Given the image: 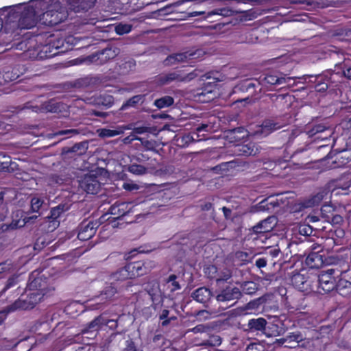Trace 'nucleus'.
Wrapping results in <instances>:
<instances>
[{"label":"nucleus","instance_id":"obj_22","mask_svg":"<svg viewBox=\"0 0 351 351\" xmlns=\"http://www.w3.org/2000/svg\"><path fill=\"white\" fill-rule=\"evenodd\" d=\"M88 149V142L83 141L75 143L71 147H64L61 149V156L63 158H66V156L69 154H74V156H81L86 153Z\"/></svg>","mask_w":351,"mask_h":351},{"label":"nucleus","instance_id":"obj_9","mask_svg":"<svg viewBox=\"0 0 351 351\" xmlns=\"http://www.w3.org/2000/svg\"><path fill=\"white\" fill-rule=\"evenodd\" d=\"M110 322H113L114 326H117V322H114L112 319H109L104 317L102 315H100L84 326L81 330V333L82 335L90 334V336L87 337L88 339H93L96 336L97 332L100 330L102 326H107Z\"/></svg>","mask_w":351,"mask_h":351},{"label":"nucleus","instance_id":"obj_33","mask_svg":"<svg viewBox=\"0 0 351 351\" xmlns=\"http://www.w3.org/2000/svg\"><path fill=\"white\" fill-rule=\"evenodd\" d=\"M228 137L234 142H239L247 136V130L244 127H238L228 130Z\"/></svg>","mask_w":351,"mask_h":351},{"label":"nucleus","instance_id":"obj_56","mask_svg":"<svg viewBox=\"0 0 351 351\" xmlns=\"http://www.w3.org/2000/svg\"><path fill=\"white\" fill-rule=\"evenodd\" d=\"M138 141H141V145L147 149L152 151L155 153H158V151L156 149L157 143L156 141H149L145 138L139 137Z\"/></svg>","mask_w":351,"mask_h":351},{"label":"nucleus","instance_id":"obj_27","mask_svg":"<svg viewBox=\"0 0 351 351\" xmlns=\"http://www.w3.org/2000/svg\"><path fill=\"white\" fill-rule=\"evenodd\" d=\"M221 74L218 72H210L207 73L202 76V80H208L209 81L206 84L204 90L208 93L213 91L212 88L217 85V83L221 82L222 80L220 78Z\"/></svg>","mask_w":351,"mask_h":351},{"label":"nucleus","instance_id":"obj_34","mask_svg":"<svg viewBox=\"0 0 351 351\" xmlns=\"http://www.w3.org/2000/svg\"><path fill=\"white\" fill-rule=\"evenodd\" d=\"M336 291L343 297H347L351 294V282L348 280L340 278L337 281L335 288Z\"/></svg>","mask_w":351,"mask_h":351},{"label":"nucleus","instance_id":"obj_13","mask_svg":"<svg viewBox=\"0 0 351 351\" xmlns=\"http://www.w3.org/2000/svg\"><path fill=\"white\" fill-rule=\"evenodd\" d=\"M197 76L194 72L182 75L179 71L161 74L157 76L156 82L160 86L169 84L173 82H189Z\"/></svg>","mask_w":351,"mask_h":351},{"label":"nucleus","instance_id":"obj_35","mask_svg":"<svg viewBox=\"0 0 351 351\" xmlns=\"http://www.w3.org/2000/svg\"><path fill=\"white\" fill-rule=\"evenodd\" d=\"M191 56L192 54H188L187 52L171 54L164 60V64L165 66H171L177 62H184Z\"/></svg>","mask_w":351,"mask_h":351},{"label":"nucleus","instance_id":"obj_28","mask_svg":"<svg viewBox=\"0 0 351 351\" xmlns=\"http://www.w3.org/2000/svg\"><path fill=\"white\" fill-rule=\"evenodd\" d=\"M266 325L267 321L263 317L251 319L248 321L246 330L251 332L259 331L265 332Z\"/></svg>","mask_w":351,"mask_h":351},{"label":"nucleus","instance_id":"obj_52","mask_svg":"<svg viewBox=\"0 0 351 351\" xmlns=\"http://www.w3.org/2000/svg\"><path fill=\"white\" fill-rule=\"evenodd\" d=\"M117 289L113 283L106 286L104 289L101 291V295L104 299L110 300L117 293Z\"/></svg>","mask_w":351,"mask_h":351},{"label":"nucleus","instance_id":"obj_42","mask_svg":"<svg viewBox=\"0 0 351 351\" xmlns=\"http://www.w3.org/2000/svg\"><path fill=\"white\" fill-rule=\"evenodd\" d=\"M111 278L116 281H123L127 279H132L126 265L112 274Z\"/></svg>","mask_w":351,"mask_h":351},{"label":"nucleus","instance_id":"obj_54","mask_svg":"<svg viewBox=\"0 0 351 351\" xmlns=\"http://www.w3.org/2000/svg\"><path fill=\"white\" fill-rule=\"evenodd\" d=\"M12 217V221L10 223H6V226H5V230L10 232L25 226V223L23 219H14V216Z\"/></svg>","mask_w":351,"mask_h":351},{"label":"nucleus","instance_id":"obj_37","mask_svg":"<svg viewBox=\"0 0 351 351\" xmlns=\"http://www.w3.org/2000/svg\"><path fill=\"white\" fill-rule=\"evenodd\" d=\"M331 131L332 129L329 126H326L324 124L319 123L313 125L312 128L308 131L307 133L309 136H313L317 134L326 132V134L325 136L318 137L325 138H327V136H330Z\"/></svg>","mask_w":351,"mask_h":351},{"label":"nucleus","instance_id":"obj_18","mask_svg":"<svg viewBox=\"0 0 351 351\" xmlns=\"http://www.w3.org/2000/svg\"><path fill=\"white\" fill-rule=\"evenodd\" d=\"M287 342H293L295 345H285V348H296L298 347L306 348L310 346L311 340L304 337L300 331L289 332L286 336Z\"/></svg>","mask_w":351,"mask_h":351},{"label":"nucleus","instance_id":"obj_25","mask_svg":"<svg viewBox=\"0 0 351 351\" xmlns=\"http://www.w3.org/2000/svg\"><path fill=\"white\" fill-rule=\"evenodd\" d=\"M348 150L342 149L337 152V149H332L327 155V158H332L335 157V160L332 161V164L335 165L334 168L343 166L349 161V157L347 156Z\"/></svg>","mask_w":351,"mask_h":351},{"label":"nucleus","instance_id":"obj_51","mask_svg":"<svg viewBox=\"0 0 351 351\" xmlns=\"http://www.w3.org/2000/svg\"><path fill=\"white\" fill-rule=\"evenodd\" d=\"M51 243H32V244L27 245L25 247V248L26 249H29V248L33 249L34 253L32 254V256L38 254L42 250L45 251V254H48V252H47L48 249L46 250L45 247Z\"/></svg>","mask_w":351,"mask_h":351},{"label":"nucleus","instance_id":"obj_15","mask_svg":"<svg viewBox=\"0 0 351 351\" xmlns=\"http://www.w3.org/2000/svg\"><path fill=\"white\" fill-rule=\"evenodd\" d=\"M97 222L93 220L83 221L78 227L77 237L80 241H87L96 233Z\"/></svg>","mask_w":351,"mask_h":351},{"label":"nucleus","instance_id":"obj_4","mask_svg":"<svg viewBox=\"0 0 351 351\" xmlns=\"http://www.w3.org/2000/svg\"><path fill=\"white\" fill-rule=\"evenodd\" d=\"M261 90V83L257 80L245 79L239 82L232 89L230 95H237L234 104L244 103V106L251 102V97L255 96Z\"/></svg>","mask_w":351,"mask_h":351},{"label":"nucleus","instance_id":"obj_53","mask_svg":"<svg viewBox=\"0 0 351 351\" xmlns=\"http://www.w3.org/2000/svg\"><path fill=\"white\" fill-rule=\"evenodd\" d=\"M221 338L217 335H210L208 339L204 340L202 345L206 346L215 347L221 345Z\"/></svg>","mask_w":351,"mask_h":351},{"label":"nucleus","instance_id":"obj_2","mask_svg":"<svg viewBox=\"0 0 351 351\" xmlns=\"http://www.w3.org/2000/svg\"><path fill=\"white\" fill-rule=\"evenodd\" d=\"M342 273L338 268H330L321 271L318 275L315 274L316 282L313 293L324 295L333 291L337 285V278Z\"/></svg>","mask_w":351,"mask_h":351},{"label":"nucleus","instance_id":"obj_50","mask_svg":"<svg viewBox=\"0 0 351 351\" xmlns=\"http://www.w3.org/2000/svg\"><path fill=\"white\" fill-rule=\"evenodd\" d=\"M19 282V276L12 275L6 281L4 287L0 291V295H3L8 290L16 287Z\"/></svg>","mask_w":351,"mask_h":351},{"label":"nucleus","instance_id":"obj_60","mask_svg":"<svg viewBox=\"0 0 351 351\" xmlns=\"http://www.w3.org/2000/svg\"><path fill=\"white\" fill-rule=\"evenodd\" d=\"M312 232L313 229L311 226H302L299 228V233L305 237L306 241H315L314 239L309 237Z\"/></svg>","mask_w":351,"mask_h":351},{"label":"nucleus","instance_id":"obj_41","mask_svg":"<svg viewBox=\"0 0 351 351\" xmlns=\"http://www.w3.org/2000/svg\"><path fill=\"white\" fill-rule=\"evenodd\" d=\"M31 210L32 212L38 213L42 208L47 209V204L45 202V200L38 196H34L31 199Z\"/></svg>","mask_w":351,"mask_h":351},{"label":"nucleus","instance_id":"obj_23","mask_svg":"<svg viewBox=\"0 0 351 351\" xmlns=\"http://www.w3.org/2000/svg\"><path fill=\"white\" fill-rule=\"evenodd\" d=\"M285 332L284 324L279 319H276L272 322H267L264 333L267 337H276L284 334Z\"/></svg>","mask_w":351,"mask_h":351},{"label":"nucleus","instance_id":"obj_63","mask_svg":"<svg viewBox=\"0 0 351 351\" xmlns=\"http://www.w3.org/2000/svg\"><path fill=\"white\" fill-rule=\"evenodd\" d=\"M246 351H264V346L259 342H252L247 346Z\"/></svg>","mask_w":351,"mask_h":351},{"label":"nucleus","instance_id":"obj_40","mask_svg":"<svg viewBox=\"0 0 351 351\" xmlns=\"http://www.w3.org/2000/svg\"><path fill=\"white\" fill-rule=\"evenodd\" d=\"M94 102L97 106L109 108L114 104V97L108 94L100 95L95 98Z\"/></svg>","mask_w":351,"mask_h":351},{"label":"nucleus","instance_id":"obj_39","mask_svg":"<svg viewBox=\"0 0 351 351\" xmlns=\"http://www.w3.org/2000/svg\"><path fill=\"white\" fill-rule=\"evenodd\" d=\"M62 104L57 102L54 99H51L45 101L42 104V109L50 112H58L61 111Z\"/></svg>","mask_w":351,"mask_h":351},{"label":"nucleus","instance_id":"obj_12","mask_svg":"<svg viewBox=\"0 0 351 351\" xmlns=\"http://www.w3.org/2000/svg\"><path fill=\"white\" fill-rule=\"evenodd\" d=\"M206 276L211 280H215L217 283L226 282L232 276L230 269L223 267L219 269L215 265H208L204 269Z\"/></svg>","mask_w":351,"mask_h":351},{"label":"nucleus","instance_id":"obj_59","mask_svg":"<svg viewBox=\"0 0 351 351\" xmlns=\"http://www.w3.org/2000/svg\"><path fill=\"white\" fill-rule=\"evenodd\" d=\"M351 34V30L342 27L337 28L332 32V36L337 37L339 39H343L346 36Z\"/></svg>","mask_w":351,"mask_h":351},{"label":"nucleus","instance_id":"obj_10","mask_svg":"<svg viewBox=\"0 0 351 351\" xmlns=\"http://www.w3.org/2000/svg\"><path fill=\"white\" fill-rule=\"evenodd\" d=\"M47 281L48 278L41 274V271L36 269L29 274L27 287L29 291H38L40 293H45L46 295L48 289Z\"/></svg>","mask_w":351,"mask_h":351},{"label":"nucleus","instance_id":"obj_36","mask_svg":"<svg viewBox=\"0 0 351 351\" xmlns=\"http://www.w3.org/2000/svg\"><path fill=\"white\" fill-rule=\"evenodd\" d=\"M293 80L291 77H285V76H278L276 74H266L262 81L266 84L275 85V84H282L283 82Z\"/></svg>","mask_w":351,"mask_h":351},{"label":"nucleus","instance_id":"obj_49","mask_svg":"<svg viewBox=\"0 0 351 351\" xmlns=\"http://www.w3.org/2000/svg\"><path fill=\"white\" fill-rule=\"evenodd\" d=\"M62 214L57 208L53 207L51 208L50 215H48L46 218H47L50 222L53 223V227L56 228L60 225L59 219L62 216Z\"/></svg>","mask_w":351,"mask_h":351},{"label":"nucleus","instance_id":"obj_29","mask_svg":"<svg viewBox=\"0 0 351 351\" xmlns=\"http://www.w3.org/2000/svg\"><path fill=\"white\" fill-rule=\"evenodd\" d=\"M162 306L158 308L156 311V317H158L160 321V326L162 327H167L171 321L176 320L177 317L173 315H170V311L168 308L161 309Z\"/></svg>","mask_w":351,"mask_h":351},{"label":"nucleus","instance_id":"obj_8","mask_svg":"<svg viewBox=\"0 0 351 351\" xmlns=\"http://www.w3.org/2000/svg\"><path fill=\"white\" fill-rule=\"evenodd\" d=\"M155 267L156 263L151 260L137 261L126 264L132 279L146 275Z\"/></svg>","mask_w":351,"mask_h":351},{"label":"nucleus","instance_id":"obj_48","mask_svg":"<svg viewBox=\"0 0 351 351\" xmlns=\"http://www.w3.org/2000/svg\"><path fill=\"white\" fill-rule=\"evenodd\" d=\"M173 103L174 99L172 97L168 95L164 96L154 101V105L158 109L171 106L173 104Z\"/></svg>","mask_w":351,"mask_h":351},{"label":"nucleus","instance_id":"obj_14","mask_svg":"<svg viewBox=\"0 0 351 351\" xmlns=\"http://www.w3.org/2000/svg\"><path fill=\"white\" fill-rule=\"evenodd\" d=\"M79 187L89 194H97L101 188L95 174H86L78 181Z\"/></svg>","mask_w":351,"mask_h":351},{"label":"nucleus","instance_id":"obj_6","mask_svg":"<svg viewBox=\"0 0 351 351\" xmlns=\"http://www.w3.org/2000/svg\"><path fill=\"white\" fill-rule=\"evenodd\" d=\"M315 275L308 274L306 269L300 271H293L290 277L292 285L298 291L303 292L304 295L313 293V287H315Z\"/></svg>","mask_w":351,"mask_h":351},{"label":"nucleus","instance_id":"obj_21","mask_svg":"<svg viewBox=\"0 0 351 351\" xmlns=\"http://www.w3.org/2000/svg\"><path fill=\"white\" fill-rule=\"evenodd\" d=\"M234 12L230 9H228V8H217L215 10H213L210 12H208V13H206L205 12H192L187 13L188 17H195L197 16H203V18L204 19H208L209 18H211L213 16H232L234 14Z\"/></svg>","mask_w":351,"mask_h":351},{"label":"nucleus","instance_id":"obj_44","mask_svg":"<svg viewBox=\"0 0 351 351\" xmlns=\"http://www.w3.org/2000/svg\"><path fill=\"white\" fill-rule=\"evenodd\" d=\"M93 84V79L91 77H86L84 78H80L73 82L68 84V87L71 88H86Z\"/></svg>","mask_w":351,"mask_h":351},{"label":"nucleus","instance_id":"obj_64","mask_svg":"<svg viewBox=\"0 0 351 351\" xmlns=\"http://www.w3.org/2000/svg\"><path fill=\"white\" fill-rule=\"evenodd\" d=\"M123 351H143L136 347L135 343L132 339H128L125 341V347Z\"/></svg>","mask_w":351,"mask_h":351},{"label":"nucleus","instance_id":"obj_31","mask_svg":"<svg viewBox=\"0 0 351 351\" xmlns=\"http://www.w3.org/2000/svg\"><path fill=\"white\" fill-rule=\"evenodd\" d=\"M163 286L165 291L168 292L169 294L181 289L180 282L178 280V276L176 274H171L168 278L165 279Z\"/></svg>","mask_w":351,"mask_h":351},{"label":"nucleus","instance_id":"obj_45","mask_svg":"<svg viewBox=\"0 0 351 351\" xmlns=\"http://www.w3.org/2000/svg\"><path fill=\"white\" fill-rule=\"evenodd\" d=\"M123 128H120L117 130H110V129H99L97 130L99 136L101 138H108V137H112L119 134H121L123 133Z\"/></svg>","mask_w":351,"mask_h":351},{"label":"nucleus","instance_id":"obj_38","mask_svg":"<svg viewBox=\"0 0 351 351\" xmlns=\"http://www.w3.org/2000/svg\"><path fill=\"white\" fill-rule=\"evenodd\" d=\"M250 259V254L245 252L237 251L232 256V261L234 265L241 266L247 263Z\"/></svg>","mask_w":351,"mask_h":351},{"label":"nucleus","instance_id":"obj_55","mask_svg":"<svg viewBox=\"0 0 351 351\" xmlns=\"http://www.w3.org/2000/svg\"><path fill=\"white\" fill-rule=\"evenodd\" d=\"M125 204L124 202L122 203H115L112 205L110 208V212L113 215H118V218L120 216H123L125 215V212L124 211L123 207H125Z\"/></svg>","mask_w":351,"mask_h":351},{"label":"nucleus","instance_id":"obj_57","mask_svg":"<svg viewBox=\"0 0 351 351\" xmlns=\"http://www.w3.org/2000/svg\"><path fill=\"white\" fill-rule=\"evenodd\" d=\"M128 171L135 175H143L147 173V169L141 165L132 164L128 167Z\"/></svg>","mask_w":351,"mask_h":351},{"label":"nucleus","instance_id":"obj_7","mask_svg":"<svg viewBox=\"0 0 351 351\" xmlns=\"http://www.w3.org/2000/svg\"><path fill=\"white\" fill-rule=\"evenodd\" d=\"M45 295V293H40L38 291H30V292L26 295L25 298H23V295H22L21 298L12 304V307L14 309H32L42 300Z\"/></svg>","mask_w":351,"mask_h":351},{"label":"nucleus","instance_id":"obj_16","mask_svg":"<svg viewBox=\"0 0 351 351\" xmlns=\"http://www.w3.org/2000/svg\"><path fill=\"white\" fill-rule=\"evenodd\" d=\"M145 290L152 301L151 306L155 311H157L158 308L163 305L164 300L159 284L157 282H148L146 285Z\"/></svg>","mask_w":351,"mask_h":351},{"label":"nucleus","instance_id":"obj_11","mask_svg":"<svg viewBox=\"0 0 351 351\" xmlns=\"http://www.w3.org/2000/svg\"><path fill=\"white\" fill-rule=\"evenodd\" d=\"M118 54V48L109 47L88 56L87 59L89 62L96 63L97 64H104L110 60L114 59Z\"/></svg>","mask_w":351,"mask_h":351},{"label":"nucleus","instance_id":"obj_62","mask_svg":"<svg viewBox=\"0 0 351 351\" xmlns=\"http://www.w3.org/2000/svg\"><path fill=\"white\" fill-rule=\"evenodd\" d=\"M131 30V25L119 23L115 27V32L119 35L128 33Z\"/></svg>","mask_w":351,"mask_h":351},{"label":"nucleus","instance_id":"obj_3","mask_svg":"<svg viewBox=\"0 0 351 351\" xmlns=\"http://www.w3.org/2000/svg\"><path fill=\"white\" fill-rule=\"evenodd\" d=\"M277 217L272 215L258 223L252 230H250V231H251L250 234L252 237L253 235L256 236L252 237V239L254 241L261 240V241H265L271 238L274 241H276L277 239H282L284 237L282 234L278 235L273 232V229L277 224ZM250 239H251V238L248 239V240Z\"/></svg>","mask_w":351,"mask_h":351},{"label":"nucleus","instance_id":"obj_5","mask_svg":"<svg viewBox=\"0 0 351 351\" xmlns=\"http://www.w3.org/2000/svg\"><path fill=\"white\" fill-rule=\"evenodd\" d=\"M44 0H31L29 5L24 8V10L20 14L16 12H12L10 17L14 19L19 17V22L20 25L23 28L29 29L36 25L39 14V9H42L41 3Z\"/></svg>","mask_w":351,"mask_h":351},{"label":"nucleus","instance_id":"obj_24","mask_svg":"<svg viewBox=\"0 0 351 351\" xmlns=\"http://www.w3.org/2000/svg\"><path fill=\"white\" fill-rule=\"evenodd\" d=\"M97 0H66L70 9L75 12H86L95 5Z\"/></svg>","mask_w":351,"mask_h":351},{"label":"nucleus","instance_id":"obj_1","mask_svg":"<svg viewBox=\"0 0 351 351\" xmlns=\"http://www.w3.org/2000/svg\"><path fill=\"white\" fill-rule=\"evenodd\" d=\"M350 186V182H342L341 180H332L327 186L319 189L315 193L308 197L300 199L293 206L295 212H301L306 208L318 206L322 201L328 195L332 188V192L336 189H348Z\"/></svg>","mask_w":351,"mask_h":351},{"label":"nucleus","instance_id":"obj_20","mask_svg":"<svg viewBox=\"0 0 351 351\" xmlns=\"http://www.w3.org/2000/svg\"><path fill=\"white\" fill-rule=\"evenodd\" d=\"M212 296V291L205 287L197 289L191 294V297L193 300L197 302L203 304L204 306L206 308L210 307V302Z\"/></svg>","mask_w":351,"mask_h":351},{"label":"nucleus","instance_id":"obj_43","mask_svg":"<svg viewBox=\"0 0 351 351\" xmlns=\"http://www.w3.org/2000/svg\"><path fill=\"white\" fill-rule=\"evenodd\" d=\"M135 66L136 62L133 59H130L119 64V71L123 75H126L133 71Z\"/></svg>","mask_w":351,"mask_h":351},{"label":"nucleus","instance_id":"obj_32","mask_svg":"<svg viewBox=\"0 0 351 351\" xmlns=\"http://www.w3.org/2000/svg\"><path fill=\"white\" fill-rule=\"evenodd\" d=\"M320 251L310 253L305 260L306 265L310 268H319L323 263L322 255L319 254Z\"/></svg>","mask_w":351,"mask_h":351},{"label":"nucleus","instance_id":"obj_46","mask_svg":"<svg viewBox=\"0 0 351 351\" xmlns=\"http://www.w3.org/2000/svg\"><path fill=\"white\" fill-rule=\"evenodd\" d=\"M330 206L328 205H324L321 208L322 214L323 215V217L326 218V220L330 221L332 224H340L343 222V217L339 215H333L330 217L328 215H325L324 212H327V209H330Z\"/></svg>","mask_w":351,"mask_h":351},{"label":"nucleus","instance_id":"obj_58","mask_svg":"<svg viewBox=\"0 0 351 351\" xmlns=\"http://www.w3.org/2000/svg\"><path fill=\"white\" fill-rule=\"evenodd\" d=\"M257 289L258 288L256 283L252 281L245 282L243 285V292L248 295H252L255 293Z\"/></svg>","mask_w":351,"mask_h":351},{"label":"nucleus","instance_id":"obj_61","mask_svg":"<svg viewBox=\"0 0 351 351\" xmlns=\"http://www.w3.org/2000/svg\"><path fill=\"white\" fill-rule=\"evenodd\" d=\"M124 129H129V130L132 129V133L134 134L135 135L136 134H143L145 132H152V130H153L152 128H149V127H145V126L135 127V128H132V125H129L127 127H124Z\"/></svg>","mask_w":351,"mask_h":351},{"label":"nucleus","instance_id":"obj_47","mask_svg":"<svg viewBox=\"0 0 351 351\" xmlns=\"http://www.w3.org/2000/svg\"><path fill=\"white\" fill-rule=\"evenodd\" d=\"M145 95H136L128 99L121 107L120 110H123L128 107H135L139 102H143Z\"/></svg>","mask_w":351,"mask_h":351},{"label":"nucleus","instance_id":"obj_30","mask_svg":"<svg viewBox=\"0 0 351 351\" xmlns=\"http://www.w3.org/2000/svg\"><path fill=\"white\" fill-rule=\"evenodd\" d=\"M20 171L19 165L12 160L10 156L5 154L3 162H2L1 167H0V171L14 173L16 176L19 174L18 171Z\"/></svg>","mask_w":351,"mask_h":351},{"label":"nucleus","instance_id":"obj_17","mask_svg":"<svg viewBox=\"0 0 351 351\" xmlns=\"http://www.w3.org/2000/svg\"><path fill=\"white\" fill-rule=\"evenodd\" d=\"M282 125L272 119H265L255 132L256 135L267 136L276 130L280 129Z\"/></svg>","mask_w":351,"mask_h":351},{"label":"nucleus","instance_id":"obj_26","mask_svg":"<svg viewBox=\"0 0 351 351\" xmlns=\"http://www.w3.org/2000/svg\"><path fill=\"white\" fill-rule=\"evenodd\" d=\"M278 201L274 200V197L270 195L257 204L255 207L258 211L273 213L278 208Z\"/></svg>","mask_w":351,"mask_h":351},{"label":"nucleus","instance_id":"obj_19","mask_svg":"<svg viewBox=\"0 0 351 351\" xmlns=\"http://www.w3.org/2000/svg\"><path fill=\"white\" fill-rule=\"evenodd\" d=\"M241 295V292L238 287L228 286L217 295L216 300L218 302H230L239 299Z\"/></svg>","mask_w":351,"mask_h":351}]
</instances>
